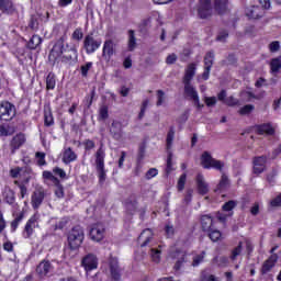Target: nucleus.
<instances>
[{
	"label": "nucleus",
	"instance_id": "5701e85b",
	"mask_svg": "<svg viewBox=\"0 0 281 281\" xmlns=\"http://www.w3.org/2000/svg\"><path fill=\"white\" fill-rule=\"evenodd\" d=\"M276 262H278V255H271L262 265L261 273L262 276L269 273L273 267H276Z\"/></svg>",
	"mask_w": 281,
	"mask_h": 281
},
{
	"label": "nucleus",
	"instance_id": "f3484780",
	"mask_svg": "<svg viewBox=\"0 0 281 281\" xmlns=\"http://www.w3.org/2000/svg\"><path fill=\"white\" fill-rule=\"evenodd\" d=\"M110 135H112L113 139L120 142L122 139L124 132L122 131V122L113 121L110 126Z\"/></svg>",
	"mask_w": 281,
	"mask_h": 281
},
{
	"label": "nucleus",
	"instance_id": "4be33fe9",
	"mask_svg": "<svg viewBox=\"0 0 281 281\" xmlns=\"http://www.w3.org/2000/svg\"><path fill=\"white\" fill-rule=\"evenodd\" d=\"M110 271L113 280H120L122 278L120 263L115 257L110 258Z\"/></svg>",
	"mask_w": 281,
	"mask_h": 281
},
{
	"label": "nucleus",
	"instance_id": "680f3d73",
	"mask_svg": "<svg viewBox=\"0 0 281 281\" xmlns=\"http://www.w3.org/2000/svg\"><path fill=\"white\" fill-rule=\"evenodd\" d=\"M157 175H159V170H157V168H150L147 172H146V179L150 180L154 179V177H157Z\"/></svg>",
	"mask_w": 281,
	"mask_h": 281
},
{
	"label": "nucleus",
	"instance_id": "dca6fc26",
	"mask_svg": "<svg viewBox=\"0 0 281 281\" xmlns=\"http://www.w3.org/2000/svg\"><path fill=\"white\" fill-rule=\"evenodd\" d=\"M34 229H36V216H32L30 220H27L22 232L23 238H32L34 235Z\"/></svg>",
	"mask_w": 281,
	"mask_h": 281
},
{
	"label": "nucleus",
	"instance_id": "a878e982",
	"mask_svg": "<svg viewBox=\"0 0 281 281\" xmlns=\"http://www.w3.org/2000/svg\"><path fill=\"white\" fill-rule=\"evenodd\" d=\"M113 54H115L113 41H105L102 50L103 58L105 60H111Z\"/></svg>",
	"mask_w": 281,
	"mask_h": 281
},
{
	"label": "nucleus",
	"instance_id": "a18cd8bd",
	"mask_svg": "<svg viewBox=\"0 0 281 281\" xmlns=\"http://www.w3.org/2000/svg\"><path fill=\"white\" fill-rule=\"evenodd\" d=\"M247 16L250 19H260V8L252 7L250 10H248Z\"/></svg>",
	"mask_w": 281,
	"mask_h": 281
},
{
	"label": "nucleus",
	"instance_id": "49530a36",
	"mask_svg": "<svg viewBox=\"0 0 281 281\" xmlns=\"http://www.w3.org/2000/svg\"><path fill=\"white\" fill-rule=\"evenodd\" d=\"M14 184L20 188V199H25V195L27 194V187H25V183H20L18 180H15Z\"/></svg>",
	"mask_w": 281,
	"mask_h": 281
},
{
	"label": "nucleus",
	"instance_id": "a19ab883",
	"mask_svg": "<svg viewBox=\"0 0 281 281\" xmlns=\"http://www.w3.org/2000/svg\"><path fill=\"white\" fill-rule=\"evenodd\" d=\"M256 109L254 104H247L239 109V115H250L251 112Z\"/></svg>",
	"mask_w": 281,
	"mask_h": 281
},
{
	"label": "nucleus",
	"instance_id": "0e129e2a",
	"mask_svg": "<svg viewBox=\"0 0 281 281\" xmlns=\"http://www.w3.org/2000/svg\"><path fill=\"white\" fill-rule=\"evenodd\" d=\"M54 175H57V177H59L60 179H65V177H67V172H65L61 168L59 167H55L53 169Z\"/></svg>",
	"mask_w": 281,
	"mask_h": 281
},
{
	"label": "nucleus",
	"instance_id": "774afa93",
	"mask_svg": "<svg viewBox=\"0 0 281 281\" xmlns=\"http://www.w3.org/2000/svg\"><path fill=\"white\" fill-rule=\"evenodd\" d=\"M175 63H177V54L172 53V54L167 56L166 64L167 65H175Z\"/></svg>",
	"mask_w": 281,
	"mask_h": 281
},
{
	"label": "nucleus",
	"instance_id": "5fc2aeb1",
	"mask_svg": "<svg viewBox=\"0 0 281 281\" xmlns=\"http://www.w3.org/2000/svg\"><path fill=\"white\" fill-rule=\"evenodd\" d=\"M99 117L101 120H108L109 119V106L102 105L99 110Z\"/></svg>",
	"mask_w": 281,
	"mask_h": 281
},
{
	"label": "nucleus",
	"instance_id": "69168bd1",
	"mask_svg": "<svg viewBox=\"0 0 281 281\" xmlns=\"http://www.w3.org/2000/svg\"><path fill=\"white\" fill-rule=\"evenodd\" d=\"M204 102L206 106H216V97H205Z\"/></svg>",
	"mask_w": 281,
	"mask_h": 281
},
{
	"label": "nucleus",
	"instance_id": "c756f323",
	"mask_svg": "<svg viewBox=\"0 0 281 281\" xmlns=\"http://www.w3.org/2000/svg\"><path fill=\"white\" fill-rule=\"evenodd\" d=\"M171 258H178V260L176 261V265L173 266V269L176 271H179V269L183 267V262H186V254L181 251H176L171 255Z\"/></svg>",
	"mask_w": 281,
	"mask_h": 281
},
{
	"label": "nucleus",
	"instance_id": "ea45409f",
	"mask_svg": "<svg viewBox=\"0 0 281 281\" xmlns=\"http://www.w3.org/2000/svg\"><path fill=\"white\" fill-rule=\"evenodd\" d=\"M209 232V238L213 241V243H218V239L222 238L223 234L221 233V231L218 229H211L207 231Z\"/></svg>",
	"mask_w": 281,
	"mask_h": 281
},
{
	"label": "nucleus",
	"instance_id": "473e14b6",
	"mask_svg": "<svg viewBox=\"0 0 281 281\" xmlns=\"http://www.w3.org/2000/svg\"><path fill=\"white\" fill-rule=\"evenodd\" d=\"M32 175H34V171L30 167H22V172L20 173L21 179H23L22 183H30Z\"/></svg>",
	"mask_w": 281,
	"mask_h": 281
},
{
	"label": "nucleus",
	"instance_id": "cd10ccee",
	"mask_svg": "<svg viewBox=\"0 0 281 281\" xmlns=\"http://www.w3.org/2000/svg\"><path fill=\"white\" fill-rule=\"evenodd\" d=\"M195 74H196V64H189L183 77V83L192 82V78H194Z\"/></svg>",
	"mask_w": 281,
	"mask_h": 281
},
{
	"label": "nucleus",
	"instance_id": "aec40b11",
	"mask_svg": "<svg viewBox=\"0 0 281 281\" xmlns=\"http://www.w3.org/2000/svg\"><path fill=\"white\" fill-rule=\"evenodd\" d=\"M195 181H196V188H198L199 194H202V196H205V194L210 192V186L207 184V182H205V178L203 177V175L199 173L196 176Z\"/></svg>",
	"mask_w": 281,
	"mask_h": 281
},
{
	"label": "nucleus",
	"instance_id": "864d4df0",
	"mask_svg": "<svg viewBox=\"0 0 281 281\" xmlns=\"http://www.w3.org/2000/svg\"><path fill=\"white\" fill-rule=\"evenodd\" d=\"M224 104H226L227 106H238V104H240V101L234 97H228L224 101Z\"/></svg>",
	"mask_w": 281,
	"mask_h": 281
},
{
	"label": "nucleus",
	"instance_id": "9d476101",
	"mask_svg": "<svg viewBox=\"0 0 281 281\" xmlns=\"http://www.w3.org/2000/svg\"><path fill=\"white\" fill-rule=\"evenodd\" d=\"M102 41L94 40L93 36H86L83 47L87 54H94L97 49H100Z\"/></svg>",
	"mask_w": 281,
	"mask_h": 281
},
{
	"label": "nucleus",
	"instance_id": "1a4fd4ad",
	"mask_svg": "<svg viewBox=\"0 0 281 281\" xmlns=\"http://www.w3.org/2000/svg\"><path fill=\"white\" fill-rule=\"evenodd\" d=\"M198 14L200 19H209V16H212V1L200 0L198 5Z\"/></svg>",
	"mask_w": 281,
	"mask_h": 281
},
{
	"label": "nucleus",
	"instance_id": "4468645a",
	"mask_svg": "<svg viewBox=\"0 0 281 281\" xmlns=\"http://www.w3.org/2000/svg\"><path fill=\"white\" fill-rule=\"evenodd\" d=\"M81 265L85 271H93V269H98V257L93 254H89L83 257Z\"/></svg>",
	"mask_w": 281,
	"mask_h": 281
},
{
	"label": "nucleus",
	"instance_id": "603ef678",
	"mask_svg": "<svg viewBox=\"0 0 281 281\" xmlns=\"http://www.w3.org/2000/svg\"><path fill=\"white\" fill-rule=\"evenodd\" d=\"M150 256L154 262H159L161 260V250L151 248Z\"/></svg>",
	"mask_w": 281,
	"mask_h": 281
},
{
	"label": "nucleus",
	"instance_id": "2f4dec72",
	"mask_svg": "<svg viewBox=\"0 0 281 281\" xmlns=\"http://www.w3.org/2000/svg\"><path fill=\"white\" fill-rule=\"evenodd\" d=\"M23 218H25V213L24 212H20L15 218L11 222V234H14V232H16V229H19V225H21V223L23 222Z\"/></svg>",
	"mask_w": 281,
	"mask_h": 281
},
{
	"label": "nucleus",
	"instance_id": "09e8293b",
	"mask_svg": "<svg viewBox=\"0 0 281 281\" xmlns=\"http://www.w3.org/2000/svg\"><path fill=\"white\" fill-rule=\"evenodd\" d=\"M236 205H238V203L234 200H229L228 202L224 203V205L222 206V210L224 212H232V210H234V207H236Z\"/></svg>",
	"mask_w": 281,
	"mask_h": 281
},
{
	"label": "nucleus",
	"instance_id": "b1692460",
	"mask_svg": "<svg viewBox=\"0 0 281 281\" xmlns=\"http://www.w3.org/2000/svg\"><path fill=\"white\" fill-rule=\"evenodd\" d=\"M76 159H78V155L75 154V151H74V149H71V147L64 149L63 158H61L63 164H65L67 166L69 164H72V161H76Z\"/></svg>",
	"mask_w": 281,
	"mask_h": 281
},
{
	"label": "nucleus",
	"instance_id": "c03bdc74",
	"mask_svg": "<svg viewBox=\"0 0 281 281\" xmlns=\"http://www.w3.org/2000/svg\"><path fill=\"white\" fill-rule=\"evenodd\" d=\"M91 67H93V63L92 61H88L85 65H82L80 67V71H81V76L83 78H87V76H89V70L91 69Z\"/></svg>",
	"mask_w": 281,
	"mask_h": 281
},
{
	"label": "nucleus",
	"instance_id": "bf43d9fd",
	"mask_svg": "<svg viewBox=\"0 0 281 281\" xmlns=\"http://www.w3.org/2000/svg\"><path fill=\"white\" fill-rule=\"evenodd\" d=\"M172 170H175L172 168V154H169L168 157H167L166 173L170 175V172H172Z\"/></svg>",
	"mask_w": 281,
	"mask_h": 281
},
{
	"label": "nucleus",
	"instance_id": "412c9836",
	"mask_svg": "<svg viewBox=\"0 0 281 281\" xmlns=\"http://www.w3.org/2000/svg\"><path fill=\"white\" fill-rule=\"evenodd\" d=\"M25 144V135L24 134H18L15 135L10 143V148H11V155H14L21 146Z\"/></svg>",
	"mask_w": 281,
	"mask_h": 281
},
{
	"label": "nucleus",
	"instance_id": "a211bd4d",
	"mask_svg": "<svg viewBox=\"0 0 281 281\" xmlns=\"http://www.w3.org/2000/svg\"><path fill=\"white\" fill-rule=\"evenodd\" d=\"M153 243V229L146 228L138 236V245L140 247H148Z\"/></svg>",
	"mask_w": 281,
	"mask_h": 281
},
{
	"label": "nucleus",
	"instance_id": "20e7f679",
	"mask_svg": "<svg viewBox=\"0 0 281 281\" xmlns=\"http://www.w3.org/2000/svg\"><path fill=\"white\" fill-rule=\"evenodd\" d=\"M201 164L202 168H204L205 170H210L213 168L214 170H218L220 172H222L223 168H225V162L212 157V154H210V151H204L202 154Z\"/></svg>",
	"mask_w": 281,
	"mask_h": 281
},
{
	"label": "nucleus",
	"instance_id": "052dcab7",
	"mask_svg": "<svg viewBox=\"0 0 281 281\" xmlns=\"http://www.w3.org/2000/svg\"><path fill=\"white\" fill-rule=\"evenodd\" d=\"M165 232L168 238H172V236H175V226H172L170 223L166 224Z\"/></svg>",
	"mask_w": 281,
	"mask_h": 281
},
{
	"label": "nucleus",
	"instance_id": "f8f14e48",
	"mask_svg": "<svg viewBox=\"0 0 281 281\" xmlns=\"http://www.w3.org/2000/svg\"><path fill=\"white\" fill-rule=\"evenodd\" d=\"M43 201H45V190L40 188L35 190L31 196V204L33 210H38L41 205H43Z\"/></svg>",
	"mask_w": 281,
	"mask_h": 281
},
{
	"label": "nucleus",
	"instance_id": "7ed1b4c3",
	"mask_svg": "<svg viewBox=\"0 0 281 281\" xmlns=\"http://www.w3.org/2000/svg\"><path fill=\"white\" fill-rule=\"evenodd\" d=\"M105 157L106 153L104 151V143H101L99 149L95 153V168L99 175V183L106 181V171L104 170Z\"/></svg>",
	"mask_w": 281,
	"mask_h": 281
},
{
	"label": "nucleus",
	"instance_id": "8fccbe9b",
	"mask_svg": "<svg viewBox=\"0 0 281 281\" xmlns=\"http://www.w3.org/2000/svg\"><path fill=\"white\" fill-rule=\"evenodd\" d=\"M35 157L37 159V166H47V161L45 160V153L37 151Z\"/></svg>",
	"mask_w": 281,
	"mask_h": 281
},
{
	"label": "nucleus",
	"instance_id": "e433bc0d",
	"mask_svg": "<svg viewBox=\"0 0 281 281\" xmlns=\"http://www.w3.org/2000/svg\"><path fill=\"white\" fill-rule=\"evenodd\" d=\"M271 74H278L281 69V58H272L270 61Z\"/></svg>",
	"mask_w": 281,
	"mask_h": 281
},
{
	"label": "nucleus",
	"instance_id": "f704fd0d",
	"mask_svg": "<svg viewBox=\"0 0 281 281\" xmlns=\"http://www.w3.org/2000/svg\"><path fill=\"white\" fill-rule=\"evenodd\" d=\"M229 188V178L223 173L220 180V183L217 184L216 191L225 192Z\"/></svg>",
	"mask_w": 281,
	"mask_h": 281
},
{
	"label": "nucleus",
	"instance_id": "3c124183",
	"mask_svg": "<svg viewBox=\"0 0 281 281\" xmlns=\"http://www.w3.org/2000/svg\"><path fill=\"white\" fill-rule=\"evenodd\" d=\"M204 258H205V251H202L200 255L194 256L192 267H199V265L203 262Z\"/></svg>",
	"mask_w": 281,
	"mask_h": 281
},
{
	"label": "nucleus",
	"instance_id": "39448f33",
	"mask_svg": "<svg viewBox=\"0 0 281 281\" xmlns=\"http://www.w3.org/2000/svg\"><path fill=\"white\" fill-rule=\"evenodd\" d=\"M16 115V108L10 101L0 102V120L2 122H10Z\"/></svg>",
	"mask_w": 281,
	"mask_h": 281
},
{
	"label": "nucleus",
	"instance_id": "0eeeda50",
	"mask_svg": "<svg viewBox=\"0 0 281 281\" xmlns=\"http://www.w3.org/2000/svg\"><path fill=\"white\" fill-rule=\"evenodd\" d=\"M2 199L7 205H10L11 207H19V203H16V193L10 186H5L2 189Z\"/></svg>",
	"mask_w": 281,
	"mask_h": 281
},
{
	"label": "nucleus",
	"instance_id": "6ab92c4d",
	"mask_svg": "<svg viewBox=\"0 0 281 281\" xmlns=\"http://www.w3.org/2000/svg\"><path fill=\"white\" fill-rule=\"evenodd\" d=\"M184 85V97L189 100H192V102L199 103V92L196 91V88L192 86V82L190 83H183Z\"/></svg>",
	"mask_w": 281,
	"mask_h": 281
},
{
	"label": "nucleus",
	"instance_id": "393cba45",
	"mask_svg": "<svg viewBox=\"0 0 281 281\" xmlns=\"http://www.w3.org/2000/svg\"><path fill=\"white\" fill-rule=\"evenodd\" d=\"M52 271V263L49 261L43 260L36 268V273L40 278H45Z\"/></svg>",
	"mask_w": 281,
	"mask_h": 281
},
{
	"label": "nucleus",
	"instance_id": "37998d69",
	"mask_svg": "<svg viewBox=\"0 0 281 281\" xmlns=\"http://www.w3.org/2000/svg\"><path fill=\"white\" fill-rule=\"evenodd\" d=\"M44 126H54V115L52 111L44 113Z\"/></svg>",
	"mask_w": 281,
	"mask_h": 281
},
{
	"label": "nucleus",
	"instance_id": "9b49d317",
	"mask_svg": "<svg viewBox=\"0 0 281 281\" xmlns=\"http://www.w3.org/2000/svg\"><path fill=\"white\" fill-rule=\"evenodd\" d=\"M0 12H2V14H8L9 16L19 14L16 5H14V1L12 0H0Z\"/></svg>",
	"mask_w": 281,
	"mask_h": 281
},
{
	"label": "nucleus",
	"instance_id": "f03ea898",
	"mask_svg": "<svg viewBox=\"0 0 281 281\" xmlns=\"http://www.w3.org/2000/svg\"><path fill=\"white\" fill-rule=\"evenodd\" d=\"M67 240L70 249H78L85 241V228L80 225L72 227L68 232Z\"/></svg>",
	"mask_w": 281,
	"mask_h": 281
},
{
	"label": "nucleus",
	"instance_id": "338daca9",
	"mask_svg": "<svg viewBox=\"0 0 281 281\" xmlns=\"http://www.w3.org/2000/svg\"><path fill=\"white\" fill-rule=\"evenodd\" d=\"M270 205L271 207H281V193L270 202Z\"/></svg>",
	"mask_w": 281,
	"mask_h": 281
},
{
	"label": "nucleus",
	"instance_id": "2eb2a0df",
	"mask_svg": "<svg viewBox=\"0 0 281 281\" xmlns=\"http://www.w3.org/2000/svg\"><path fill=\"white\" fill-rule=\"evenodd\" d=\"M254 173L262 175L267 168V156H257L252 159Z\"/></svg>",
	"mask_w": 281,
	"mask_h": 281
},
{
	"label": "nucleus",
	"instance_id": "bb28decb",
	"mask_svg": "<svg viewBox=\"0 0 281 281\" xmlns=\"http://www.w3.org/2000/svg\"><path fill=\"white\" fill-rule=\"evenodd\" d=\"M256 131H257L258 135H274L276 134V128H273V126H271V124H269V123L258 125L256 127Z\"/></svg>",
	"mask_w": 281,
	"mask_h": 281
},
{
	"label": "nucleus",
	"instance_id": "423d86ee",
	"mask_svg": "<svg viewBox=\"0 0 281 281\" xmlns=\"http://www.w3.org/2000/svg\"><path fill=\"white\" fill-rule=\"evenodd\" d=\"M42 178L45 181H52V183H54L56 186L55 196H57V199L65 198V188H63V184H60V180H58V178L56 176H54V173L52 171H47V170L43 171Z\"/></svg>",
	"mask_w": 281,
	"mask_h": 281
},
{
	"label": "nucleus",
	"instance_id": "13d9d810",
	"mask_svg": "<svg viewBox=\"0 0 281 281\" xmlns=\"http://www.w3.org/2000/svg\"><path fill=\"white\" fill-rule=\"evenodd\" d=\"M135 47H137V40L135 36H131L127 44L128 52H134Z\"/></svg>",
	"mask_w": 281,
	"mask_h": 281
},
{
	"label": "nucleus",
	"instance_id": "6e6552de",
	"mask_svg": "<svg viewBox=\"0 0 281 281\" xmlns=\"http://www.w3.org/2000/svg\"><path fill=\"white\" fill-rule=\"evenodd\" d=\"M214 50H210L204 56V71L202 74V80H210V71H212V66L214 65Z\"/></svg>",
	"mask_w": 281,
	"mask_h": 281
},
{
	"label": "nucleus",
	"instance_id": "72a5a7b5",
	"mask_svg": "<svg viewBox=\"0 0 281 281\" xmlns=\"http://www.w3.org/2000/svg\"><path fill=\"white\" fill-rule=\"evenodd\" d=\"M228 3L229 0H214L216 12H218V14H223V12H226Z\"/></svg>",
	"mask_w": 281,
	"mask_h": 281
},
{
	"label": "nucleus",
	"instance_id": "4d7b16f0",
	"mask_svg": "<svg viewBox=\"0 0 281 281\" xmlns=\"http://www.w3.org/2000/svg\"><path fill=\"white\" fill-rule=\"evenodd\" d=\"M21 172H23L22 167H16L10 170V177H12V179H19V177H21Z\"/></svg>",
	"mask_w": 281,
	"mask_h": 281
},
{
	"label": "nucleus",
	"instance_id": "f257e3e1",
	"mask_svg": "<svg viewBox=\"0 0 281 281\" xmlns=\"http://www.w3.org/2000/svg\"><path fill=\"white\" fill-rule=\"evenodd\" d=\"M76 58H78V50H76V47L65 43V37H60L55 42L48 55V60L53 66L67 65L71 60H76Z\"/></svg>",
	"mask_w": 281,
	"mask_h": 281
},
{
	"label": "nucleus",
	"instance_id": "ddd939ff",
	"mask_svg": "<svg viewBox=\"0 0 281 281\" xmlns=\"http://www.w3.org/2000/svg\"><path fill=\"white\" fill-rule=\"evenodd\" d=\"M104 225L103 224H94L90 229V238L94 240V243H100V240L104 239Z\"/></svg>",
	"mask_w": 281,
	"mask_h": 281
},
{
	"label": "nucleus",
	"instance_id": "c85d7f7f",
	"mask_svg": "<svg viewBox=\"0 0 281 281\" xmlns=\"http://www.w3.org/2000/svg\"><path fill=\"white\" fill-rule=\"evenodd\" d=\"M201 225L203 232H212L214 228V220L210 215H202Z\"/></svg>",
	"mask_w": 281,
	"mask_h": 281
},
{
	"label": "nucleus",
	"instance_id": "79ce46f5",
	"mask_svg": "<svg viewBox=\"0 0 281 281\" xmlns=\"http://www.w3.org/2000/svg\"><path fill=\"white\" fill-rule=\"evenodd\" d=\"M240 254H243V241H239L238 246L232 250L231 260H236Z\"/></svg>",
	"mask_w": 281,
	"mask_h": 281
},
{
	"label": "nucleus",
	"instance_id": "58836bf2",
	"mask_svg": "<svg viewBox=\"0 0 281 281\" xmlns=\"http://www.w3.org/2000/svg\"><path fill=\"white\" fill-rule=\"evenodd\" d=\"M213 265H217V267H227L229 265V258L222 256L213 258Z\"/></svg>",
	"mask_w": 281,
	"mask_h": 281
},
{
	"label": "nucleus",
	"instance_id": "7c9ffc66",
	"mask_svg": "<svg viewBox=\"0 0 281 281\" xmlns=\"http://www.w3.org/2000/svg\"><path fill=\"white\" fill-rule=\"evenodd\" d=\"M42 43H43V38L41 36H32L29 38L26 43V47L27 49H38Z\"/></svg>",
	"mask_w": 281,
	"mask_h": 281
},
{
	"label": "nucleus",
	"instance_id": "6e6d98bb",
	"mask_svg": "<svg viewBox=\"0 0 281 281\" xmlns=\"http://www.w3.org/2000/svg\"><path fill=\"white\" fill-rule=\"evenodd\" d=\"M188 179V175L182 173L178 180V190L181 192L183 188H186V180Z\"/></svg>",
	"mask_w": 281,
	"mask_h": 281
},
{
	"label": "nucleus",
	"instance_id": "4c0bfd02",
	"mask_svg": "<svg viewBox=\"0 0 281 281\" xmlns=\"http://www.w3.org/2000/svg\"><path fill=\"white\" fill-rule=\"evenodd\" d=\"M172 142H175V127H170L169 132L167 133L166 144H167V150H170L172 148Z\"/></svg>",
	"mask_w": 281,
	"mask_h": 281
},
{
	"label": "nucleus",
	"instance_id": "e2e57ef3",
	"mask_svg": "<svg viewBox=\"0 0 281 281\" xmlns=\"http://www.w3.org/2000/svg\"><path fill=\"white\" fill-rule=\"evenodd\" d=\"M85 150H93L95 148V142L91 139L83 140Z\"/></svg>",
	"mask_w": 281,
	"mask_h": 281
},
{
	"label": "nucleus",
	"instance_id": "de8ad7c7",
	"mask_svg": "<svg viewBox=\"0 0 281 281\" xmlns=\"http://www.w3.org/2000/svg\"><path fill=\"white\" fill-rule=\"evenodd\" d=\"M156 95H157L156 105L161 106V104L166 102V92H164V90H157Z\"/></svg>",
	"mask_w": 281,
	"mask_h": 281
},
{
	"label": "nucleus",
	"instance_id": "c9c22d12",
	"mask_svg": "<svg viewBox=\"0 0 281 281\" xmlns=\"http://www.w3.org/2000/svg\"><path fill=\"white\" fill-rule=\"evenodd\" d=\"M46 89L48 91L56 89V75L54 72H49L46 77Z\"/></svg>",
	"mask_w": 281,
	"mask_h": 281
}]
</instances>
